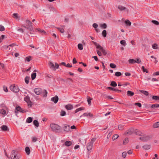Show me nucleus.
<instances>
[{
  "mask_svg": "<svg viewBox=\"0 0 159 159\" xmlns=\"http://www.w3.org/2000/svg\"><path fill=\"white\" fill-rule=\"evenodd\" d=\"M52 130L55 133H61V127L55 123H52L50 125Z\"/></svg>",
  "mask_w": 159,
  "mask_h": 159,
  "instance_id": "obj_1",
  "label": "nucleus"
},
{
  "mask_svg": "<svg viewBox=\"0 0 159 159\" xmlns=\"http://www.w3.org/2000/svg\"><path fill=\"white\" fill-rule=\"evenodd\" d=\"M26 25H22V27L27 28L30 31H32L33 30V24L31 21L29 20H27L25 21Z\"/></svg>",
  "mask_w": 159,
  "mask_h": 159,
  "instance_id": "obj_2",
  "label": "nucleus"
},
{
  "mask_svg": "<svg viewBox=\"0 0 159 159\" xmlns=\"http://www.w3.org/2000/svg\"><path fill=\"white\" fill-rule=\"evenodd\" d=\"M96 140V139L93 138L91 139V141L87 144V148L88 151L91 150L93 148L94 142Z\"/></svg>",
  "mask_w": 159,
  "mask_h": 159,
  "instance_id": "obj_3",
  "label": "nucleus"
},
{
  "mask_svg": "<svg viewBox=\"0 0 159 159\" xmlns=\"http://www.w3.org/2000/svg\"><path fill=\"white\" fill-rule=\"evenodd\" d=\"M18 111L22 113H25L26 112V111H25V110L22 109L19 106L17 105L15 109V113L16 116H18L17 114L18 113Z\"/></svg>",
  "mask_w": 159,
  "mask_h": 159,
  "instance_id": "obj_4",
  "label": "nucleus"
},
{
  "mask_svg": "<svg viewBox=\"0 0 159 159\" xmlns=\"http://www.w3.org/2000/svg\"><path fill=\"white\" fill-rule=\"evenodd\" d=\"M10 89L15 93H18L20 89L17 85H15V84L12 85L10 87Z\"/></svg>",
  "mask_w": 159,
  "mask_h": 159,
  "instance_id": "obj_5",
  "label": "nucleus"
},
{
  "mask_svg": "<svg viewBox=\"0 0 159 159\" xmlns=\"http://www.w3.org/2000/svg\"><path fill=\"white\" fill-rule=\"evenodd\" d=\"M24 100L27 103L28 106L29 107H32V102L30 101V97L28 95L27 96L24 98Z\"/></svg>",
  "mask_w": 159,
  "mask_h": 159,
  "instance_id": "obj_6",
  "label": "nucleus"
},
{
  "mask_svg": "<svg viewBox=\"0 0 159 159\" xmlns=\"http://www.w3.org/2000/svg\"><path fill=\"white\" fill-rule=\"evenodd\" d=\"M11 158V159H19L17 154L16 153L15 150H13L12 151Z\"/></svg>",
  "mask_w": 159,
  "mask_h": 159,
  "instance_id": "obj_7",
  "label": "nucleus"
},
{
  "mask_svg": "<svg viewBox=\"0 0 159 159\" xmlns=\"http://www.w3.org/2000/svg\"><path fill=\"white\" fill-rule=\"evenodd\" d=\"M152 137L150 136H147L144 137H140L139 138L140 140L143 141H147L150 139Z\"/></svg>",
  "mask_w": 159,
  "mask_h": 159,
  "instance_id": "obj_8",
  "label": "nucleus"
},
{
  "mask_svg": "<svg viewBox=\"0 0 159 159\" xmlns=\"http://www.w3.org/2000/svg\"><path fill=\"white\" fill-rule=\"evenodd\" d=\"M134 132V129L133 128H131L127 130L125 132V134L126 135H131L133 134Z\"/></svg>",
  "mask_w": 159,
  "mask_h": 159,
  "instance_id": "obj_9",
  "label": "nucleus"
},
{
  "mask_svg": "<svg viewBox=\"0 0 159 159\" xmlns=\"http://www.w3.org/2000/svg\"><path fill=\"white\" fill-rule=\"evenodd\" d=\"M42 89L39 88L34 89V92L37 95H40L42 93Z\"/></svg>",
  "mask_w": 159,
  "mask_h": 159,
  "instance_id": "obj_10",
  "label": "nucleus"
},
{
  "mask_svg": "<svg viewBox=\"0 0 159 159\" xmlns=\"http://www.w3.org/2000/svg\"><path fill=\"white\" fill-rule=\"evenodd\" d=\"M63 129L65 131L69 132L70 131V126L67 124H65L63 127Z\"/></svg>",
  "mask_w": 159,
  "mask_h": 159,
  "instance_id": "obj_11",
  "label": "nucleus"
},
{
  "mask_svg": "<svg viewBox=\"0 0 159 159\" xmlns=\"http://www.w3.org/2000/svg\"><path fill=\"white\" fill-rule=\"evenodd\" d=\"M58 100V97L57 96H55L51 99V101L55 103H56Z\"/></svg>",
  "mask_w": 159,
  "mask_h": 159,
  "instance_id": "obj_12",
  "label": "nucleus"
},
{
  "mask_svg": "<svg viewBox=\"0 0 159 159\" xmlns=\"http://www.w3.org/2000/svg\"><path fill=\"white\" fill-rule=\"evenodd\" d=\"M92 43L96 47V48L98 49H99L101 50L103 48L100 45L97 43L96 42L92 41Z\"/></svg>",
  "mask_w": 159,
  "mask_h": 159,
  "instance_id": "obj_13",
  "label": "nucleus"
},
{
  "mask_svg": "<svg viewBox=\"0 0 159 159\" xmlns=\"http://www.w3.org/2000/svg\"><path fill=\"white\" fill-rule=\"evenodd\" d=\"M36 70H34V73H33L31 75V77L32 80H34L36 76V72H37Z\"/></svg>",
  "mask_w": 159,
  "mask_h": 159,
  "instance_id": "obj_14",
  "label": "nucleus"
},
{
  "mask_svg": "<svg viewBox=\"0 0 159 159\" xmlns=\"http://www.w3.org/2000/svg\"><path fill=\"white\" fill-rule=\"evenodd\" d=\"M65 108L67 110H70L73 109V107L72 105L69 104L66 105Z\"/></svg>",
  "mask_w": 159,
  "mask_h": 159,
  "instance_id": "obj_15",
  "label": "nucleus"
},
{
  "mask_svg": "<svg viewBox=\"0 0 159 159\" xmlns=\"http://www.w3.org/2000/svg\"><path fill=\"white\" fill-rule=\"evenodd\" d=\"M47 91L45 90H44L43 91L42 90V93L40 95L43 97H46L47 96Z\"/></svg>",
  "mask_w": 159,
  "mask_h": 159,
  "instance_id": "obj_16",
  "label": "nucleus"
},
{
  "mask_svg": "<svg viewBox=\"0 0 159 159\" xmlns=\"http://www.w3.org/2000/svg\"><path fill=\"white\" fill-rule=\"evenodd\" d=\"M118 8L120 10V11L125 10L128 11V10L126 9V8L124 6L121 5H119L118 6Z\"/></svg>",
  "mask_w": 159,
  "mask_h": 159,
  "instance_id": "obj_17",
  "label": "nucleus"
},
{
  "mask_svg": "<svg viewBox=\"0 0 159 159\" xmlns=\"http://www.w3.org/2000/svg\"><path fill=\"white\" fill-rule=\"evenodd\" d=\"M49 65V66L51 69H53L54 70H56L55 66L52 62H50Z\"/></svg>",
  "mask_w": 159,
  "mask_h": 159,
  "instance_id": "obj_18",
  "label": "nucleus"
},
{
  "mask_svg": "<svg viewBox=\"0 0 159 159\" xmlns=\"http://www.w3.org/2000/svg\"><path fill=\"white\" fill-rule=\"evenodd\" d=\"M1 128L3 131H5L9 130L8 127L6 125H2L1 126Z\"/></svg>",
  "mask_w": 159,
  "mask_h": 159,
  "instance_id": "obj_19",
  "label": "nucleus"
},
{
  "mask_svg": "<svg viewBox=\"0 0 159 159\" xmlns=\"http://www.w3.org/2000/svg\"><path fill=\"white\" fill-rule=\"evenodd\" d=\"M143 148L145 150L149 149L151 148L150 145L145 144L143 146Z\"/></svg>",
  "mask_w": 159,
  "mask_h": 159,
  "instance_id": "obj_20",
  "label": "nucleus"
},
{
  "mask_svg": "<svg viewBox=\"0 0 159 159\" xmlns=\"http://www.w3.org/2000/svg\"><path fill=\"white\" fill-rule=\"evenodd\" d=\"M87 101L88 104L89 105H91V101L93 99V98L89 97L88 96H87Z\"/></svg>",
  "mask_w": 159,
  "mask_h": 159,
  "instance_id": "obj_21",
  "label": "nucleus"
},
{
  "mask_svg": "<svg viewBox=\"0 0 159 159\" xmlns=\"http://www.w3.org/2000/svg\"><path fill=\"white\" fill-rule=\"evenodd\" d=\"M72 144V143L71 141H66L65 143V145L66 146H70Z\"/></svg>",
  "mask_w": 159,
  "mask_h": 159,
  "instance_id": "obj_22",
  "label": "nucleus"
},
{
  "mask_svg": "<svg viewBox=\"0 0 159 159\" xmlns=\"http://www.w3.org/2000/svg\"><path fill=\"white\" fill-rule=\"evenodd\" d=\"M25 151L27 155H29L30 153V151L29 147H26L25 148Z\"/></svg>",
  "mask_w": 159,
  "mask_h": 159,
  "instance_id": "obj_23",
  "label": "nucleus"
},
{
  "mask_svg": "<svg viewBox=\"0 0 159 159\" xmlns=\"http://www.w3.org/2000/svg\"><path fill=\"white\" fill-rule=\"evenodd\" d=\"M33 117H29L26 120V122L28 123H31L33 121Z\"/></svg>",
  "mask_w": 159,
  "mask_h": 159,
  "instance_id": "obj_24",
  "label": "nucleus"
},
{
  "mask_svg": "<svg viewBox=\"0 0 159 159\" xmlns=\"http://www.w3.org/2000/svg\"><path fill=\"white\" fill-rule=\"evenodd\" d=\"M127 94L128 96H133L134 94V93L130 91H128L127 92Z\"/></svg>",
  "mask_w": 159,
  "mask_h": 159,
  "instance_id": "obj_25",
  "label": "nucleus"
},
{
  "mask_svg": "<svg viewBox=\"0 0 159 159\" xmlns=\"http://www.w3.org/2000/svg\"><path fill=\"white\" fill-rule=\"evenodd\" d=\"M125 23L126 24V25L128 26H130L131 24L130 21L128 20H126L125 21Z\"/></svg>",
  "mask_w": 159,
  "mask_h": 159,
  "instance_id": "obj_26",
  "label": "nucleus"
},
{
  "mask_svg": "<svg viewBox=\"0 0 159 159\" xmlns=\"http://www.w3.org/2000/svg\"><path fill=\"white\" fill-rule=\"evenodd\" d=\"M30 79V77L28 76H26L25 79V83L27 84H28L29 82V80Z\"/></svg>",
  "mask_w": 159,
  "mask_h": 159,
  "instance_id": "obj_27",
  "label": "nucleus"
},
{
  "mask_svg": "<svg viewBox=\"0 0 159 159\" xmlns=\"http://www.w3.org/2000/svg\"><path fill=\"white\" fill-rule=\"evenodd\" d=\"M117 85V84L116 82L114 81H112L111 82V84H110V85L111 86H112L113 87H116Z\"/></svg>",
  "mask_w": 159,
  "mask_h": 159,
  "instance_id": "obj_28",
  "label": "nucleus"
},
{
  "mask_svg": "<svg viewBox=\"0 0 159 159\" xmlns=\"http://www.w3.org/2000/svg\"><path fill=\"white\" fill-rule=\"evenodd\" d=\"M33 123L34 125L36 127H38L39 126V123L37 120H34Z\"/></svg>",
  "mask_w": 159,
  "mask_h": 159,
  "instance_id": "obj_29",
  "label": "nucleus"
},
{
  "mask_svg": "<svg viewBox=\"0 0 159 159\" xmlns=\"http://www.w3.org/2000/svg\"><path fill=\"white\" fill-rule=\"evenodd\" d=\"M153 127L155 128H159V121L154 123L153 125Z\"/></svg>",
  "mask_w": 159,
  "mask_h": 159,
  "instance_id": "obj_30",
  "label": "nucleus"
},
{
  "mask_svg": "<svg viewBox=\"0 0 159 159\" xmlns=\"http://www.w3.org/2000/svg\"><path fill=\"white\" fill-rule=\"evenodd\" d=\"M159 107V104H152L151 105V108H158Z\"/></svg>",
  "mask_w": 159,
  "mask_h": 159,
  "instance_id": "obj_31",
  "label": "nucleus"
},
{
  "mask_svg": "<svg viewBox=\"0 0 159 159\" xmlns=\"http://www.w3.org/2000/svg\"><path fill=\"white\" fill-rule=\"evenodd\" d=\"M56 28L61 33H63L64 32V30L63 28L61 27H57Z\"/></svg>",
  "mask_w": 159,
  "mask_h": 159,
  "instance_id": "obj_32",
  "label": "nucleus"
},
{
  "mask_svg": "<svg viewBox=\"0 0 159 159\" xmlns=\"http://www.w3.org/2000/svg\"><path fill=\"white\" fill-rule=\"evenodd\" d=\"M139 91L142 93H143L146 96H148V92L146 91L143 90H139Z\"/></svg>",
  "mask_w": 159,
  "mask_h": 159,
  "instance_id": "obj_33",
  "label": "nucleus"
},
{
  "mask_svg": "<svg viewBox=\"0 0 159 159\" xmlns=\"http://www.w3.org/2000/svg\"><path fill=\"white\" fill-rule=\"evenodd\" d=\"M135 60L134 59H129V63L130 64H133L135 63Z\"/></svg>",
  "mask_w": 159,
  "mask_h": 159,
  "instance_id": "obj_34",
  "label": "nucleus"
},
{
  "mask_svg": "<svg viewBox=\"0 0 159 159\" xmlns=\"http://www.w3.org/2000/svg\"><path fill=\"white\" fill-rule=\"evenodd\" d=\"M129 141L128 138H125L124 140L123 141V144L124 145L126 144L127 143H128Z\"/></svg>",
  "mask_w": 159,
  "mask_h": 159,
  "instance_id": "obj_35",
  "label": "nucleus"
},
{
  "mask_svg": "<svg viewBox=\"0 0 159 159\" xmlns=\"http://www.w3.org/2000/svg\"><path fill=\"white\" fill-rule=\"evenodd\" d=\"M135 133L137 135H141V133L140 131H139L138 130L136 129L134 130Z\"/></svg>",
  "mask_w": 159,
  "mask_h": 159,
  "instance_id": "obj_36",
  "label": "nucleus"
},
{
  "mask_svg": "<svg viewBox=\"0 0 159 159\" xmlns=\"http://www.w3.org/2000/svg\"><path fill=\"white\" fill-rule=\"evenodd\" d=\"M104 56H106L107 54L106 51L103 49V48L100 50Z\"/></svg>",
  "mask_w": 159,
  "mask_h": 159,
  "instance_id": "obj_37",
  "label": "nucleus"
},
{
  "mask_svg": "<svg viewBox=\"0 0 159 159\" xmlns=\"http://www.w3.org/2000/svg\"><path fill=\"white\" fill-rule=\"evenodd\" d=\"M102 34L104 37H106L107 36V31L105 30H103L102 32Z\"/></svg>",
  "mask_w": 159,
  "mask_h": 159,
  "instance_id": "obj_38",
  "label": "nucleus"
},
{
  "mask_svg": "<svg viewBox=\"0 0 159 159\" xmlns=\"http://www.w3.org/2000/svg\"><path fill=\"white\" fill-rule=\"evenodd\" d=\"M100 26L103 29H105L107 27V25L106 23H103L100 25Z\"/></svg>",
  "mask_w": 159,
  "mask_h": 159,
  "instance_id": "obj_39",
  "label": "nucleus"
},
{
  "mask_svg": "<svg viewBox=\"0 0 159 159\" xmlns=\"http://www.w3.org/2000/svg\"><path fill=\"white\" fill-rule=\"evenodd\" d=\"M78 47L79 49L80 50H82L83 49V45L81 43H79L78 45Z\"/></svg>",
  "mask_w": 159,
  "mask_h": 159,
  "instance_id": "obj_40",
  "label": "nucleus"
},
{
  "mask_svg": "<svg viewBox=\"0 0 159 159\" xmlns=\"http://www.w3.org/2000/svg\"><path fill=\"white\" fill-rule=\"evenodd\" d=\"M0 113L3 115H5L6 113V110L3 109H2L0 110Z\"/></svg>",
  "mask_w": 159,
  "mask_h": 159,
  "instance_id": "obj_41",
  "label": "nucleus"
},
{
  "mask_svg": "<svg viewBox=\"0 0 159 159\" xmlns=\"http://www.w3.org/2000/svg\"><path fill=\"white\" fill-rule=\"evenodd\" d=\"M119 137V135L117 134H114L112 137V139L113 140H114L117 139Z\"/></svg>",
  "mask_w": 159,
  "mask_h": 159,
  "instance_id": "obj_42",
  "label": "nucleus"
},
{
  "mask_svg": "<svg viewBox=\"0 0 159 159\" xmlns=\"http://www.w3.org/2000/svg\"><path fill=\"white\" fill-rule=\"evenodd\" d=\"M152 48H153L154 49H157L158 48V45L156 43H154L152 45Z\"/></svg>",
  "mask_w": 159,
  "mask_h": 159,
  "instance_id": "obj_43",
  "label": "nucleus"
},
{
  "mask_svg": "<svg viewBox=\"0 0 159 159\" xmlns=\"http://www.w3.org/2000/svg\"><path fill=\"white\" fill-rule=\"evenodd\" d=\"M152 98L153 99L156 100H159V96H153L152 97Z\"/></svg>",
  "mask_w": 159,
  "mask_h": 159,
  "instance_id": "obj_44",
  "label": "nucleus"
},
{
  "mask_svg": "<svg viewBox=\"0 0 159 159\" xmlns=\"http://www.w3.org/2000/svg\"><path fill=\"white\" fill-rule=\"evenodd\" d=\"M122 75V74L120 72H116L115 73V75L116 76L118 77Z\"/></svg>",
  "mask_w": 159,
  "mask_h": 159,
  "instance_id": "obj_45",
  "label": "nucleus"
},
{
  "mask_svg": "<svg viewBox=\"0 0 159 159\" xmlns=\"http://www.w3.org/2000/svg\"><path fill=\"white\" fill-rule=\"evenodd\" d=\"M15 45V44L14 43H12L9 45H5V48L7 49V48H8L9 46L13 47Z\"/></svg>",
  "mask_w": 159,
  "mask_h": 159,
  "instance_id": "obj_46",
  "label": "nucleus"
},
{
  "mask_svg": "<svg viewBox=\"0 0 159 159\" xmlns=\"http://www.w3.org/2000/svg\"><path fill=\"white\" fill-rule=\"evenodd\" d=\"M118 128L120 130H122L124 129V126L122 125H120L118 126Z\"/></svg>",
  "mask_w": 159,
  "mask_h": 159,
  "instance_id": "obj_47",
  "label": "nucleus"
},
{
  "mask_svg": "<svg viewBox=\"0 0 159 159\" xmlns=\"http://www.w3.org/2000/svg\"><path fill=\"white\" fill-rule=\"evenodd\" d=\"M142 69L143 71V72H145L146 73H148V71L147 70L145 69L144 66H142Z\"/></svg>",
  "mask_w": 159,
  "mask_h": 159,
  "instance_id": "obj_48",
  "label": "nucleus"
},
{
  "mask_svg": "<svg viewBox=\"0 0 159 159\" xmlns=\"http://www.w3.org/2000/svg\"><path fill=\"white\" fill-rule=\"evenodd\" d=\"M152 22L154 24L156 25H159V22L157 20H152Z\"/></svg>",
  "mask_w": 159,
  "mask_h": 159,
  "instance_id": "obj_49",
  "label": "nucleus"
},
{
  "mask_svg": "<svg viewBox=\"0 0 159 159\" xmlns=\"http://www.w3.org/2000/svg\"><path fill=\"white\" fill-rule=\"evenodd\" d=\"M120 43L122 45H123L124 46H125L126 45V42L125 40H121L120 42Z\"/></svg>",
  "mask_w": 159,
  "mask_h": 159,
  "instance_id": "obj_50",
  "label": "nucleus"
},
{
  "mask_svg": "<svg viewBox=\"0 0 159 159\" xmlns=\"http://www.w3.org/2000/svg\"><path fill=\"white\" fill-rule=\"evenodd\" d=\"M31 57L30 56L26 57L25 58V61H27L28 62H29L31 60Z\"/></svg>",
  "mask_w": 159,
  "mask_h": 159,
  "instance_id": "obj_51",
  "label": "nucleus"
},
{
  "mask_svg": "<svg viewBox=\"0 0 159 159\" xmlns=\"http://www.w3.org/2000/svg\"><path fill=\"white\" fill-rule=\"evenodd\" d=\"M110 67L112 68H115L116 67V65L113 63H111L110 65Z\"/></svg>",
  "mask_w": 159,
  "mask_h": 159,
  "instance_id": "obj_52",
  "label": "nucleus"
},
{
  "mask_svg": "<svg viewBox=\"0 0 159 159\" xmlns=\"http://www.w3.org/2000/svg\"><path fill=\"white\" fill-rule=\"evenodd\" d=\"M66 112L65 111H62L61 112V116H64L66 115Z\"/></svg>",
  "mask_w": 159,
  "mask_h": 159,
  "instance_id": "obj_53",
  "label": "nucleus"
},
{
  "mask_svg": "<svg viewBox=\"0 0 159 159\" xmlns=\"http://www.w3.org/2000/svg\"><path fill=\"white\" fill-rule=\"evenodd\" d=\"M38 140V138L34 137L32 138V141L33 142H36Z\"/></svg>",
  "mask_w": 159,
  "mask_h": 159,
  "instance_id": "obj_54",
  "label": "nucleus"
},
{
  "mask_svg": "<svg viewBox=\"0 0 159 159\" xmlns=\"http://www.w3.org/2000/svg\"><path fill=\"white\" fill-rule=\"evenodd\" d=\"M5 30L4 27L2 25H0V31H4Z\"/></svg>",
  "mask_w": 159,
  "mask_h": 159,
  "instance_id": "obj_55",
  "label": "nucleus"
},
{
  "mask_svg": "<svg viewBox=\"0 0 159 159\" xmlns=\"http://www.w3.org/2000/svg\"><path fill=\"white\" fill-rule=\"evenodd\" d=\"M127 153L126 152H123L122 154V156L123 158H125L126 156Z\"/></svg>",
  "mask_w": 159,
  "mask_h": 159,
  "instance_id": "obj_56",
  "label": "nucleus"
},
{
  "mask_svg": "<svg viewBox=\"0 0 159 159\" xmlns=\"http://www.w3.org/2000/svg\"><path fill=\"white\" fill-rule=\"evenodd\" d=\"M135 60V62L139 64L141 63V61L140 59L139 58H137Z\"/></svg>",
  "mask_w": 159,
  "mask_h": 159,
  "instance_id": "obj_57",
  "label": "nucleus"
},
{
  "mask_svg": "<svg viewBox=\"0 0 159 159\" xmlns=\"http://www.w3.org/2000/svg\"><path fill=\"white\" fill-rule=\"evenodd\" d=\"M135 105L138 106L139 107H140L142 106V105L139 102H137L135 103Z\"/></svg>",
  "mask_w": 159,
  "mask_h": 159,
  "instance_id": "obj_58",
  "label": "nucleus"
},
{
  "mask_svg": "<svg viewBox=\"0 0 159 159\" xmlns=\"http://www.w3.org/2000/svg\"><path fill=\"white\" fill-rule=\"evenodd\" d=\"M3 90H4V91L5 92H8V90L7 89V87L5 86H3Z\"/></svg>",
  "mask_w": 159,
  "mask_h": 159,
  "instance_id": "obj_59",
  "label": "nucleus"
},
{
  "mask_svg": "<svg viewBox=\"0 0 159 159\" xmlns=\"http://www.w3.org/2000/svg\"><path fill=\"white\" fill-rule=\"evenodd\" d=\"M151 57L152 58H154V62H155V63H156L157 62V61L156 60V58L155 57L153 56H151Z\"/></svg>",
  "mask_w": 159,
  "mask_h": 159,
  "instance_id": "obj_60",
  "label": "nucleus"
},
{
  "mask_svg": "<svg viewBox=\"0 0 159 159\" xmlns=\"http://www.w3.org/2000/svg\"><path fill=\"white\" fill-rule=\"evenodd\" d=\"M13 17L16 19L18 18V14L16 13H14L13 14Z\"/></svg>",
  "mask_w": 159,
  "mask_h": 159,
  "instance_id": "obj_61",
  "label": "nucleus"
},
{
  "mask_svg": "<svg viewBox=\"0 0 159 159\" xmlns=\"http://www.w3.org/2000/svg\"><path fill=\"white\" fill-rule=\"evenodd\" d=\"M18 31H20L22 33H24V31L23 30L22 28H18L17 29Z\"/></svg>",
  "mask_w": 159,
  "mask_h": 159,
  "instance_id": "obj_62",
  "label": "nucleus"
},
{
  "mask_svg": "<svg viewBox=\"0 0 159 159\" xmlns=\"http://www.w3.org/2000/svg\"><path fill=\"white\" fill-rule=\"evenodd\" d=\"M93 26L95 29L96 28L98 27V25L96 23H94L93 24Z\"/></svg>",
  "mask_w": 159,
  "mask_h": 159,
  "instance_id": "obj_63",
  "label": "nucleus"
},
{
  "mask_svg": "<svg viewBox=\"0 0 159 159\" xmlns=\"http://www.w3.org/2000/svg\"><path fill=\"white\" fill-rule=\"evenodd\" d=\"M153 75H159V71H157L153 74Z\"/></svg>",
  "mask_w": 159,
  "mask_h": 159,
  "instance_id": "obj_64",
  "label": "nucleus"
}]
</instances>
